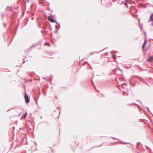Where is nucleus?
Instances as JSON below:
<instances>
[{"mask_svg": "<svg viewBox=\"0 0 153 153\" xmlns=\"http://www.w3.org/2000/svg\"><path fill=\"white\" fill-rule=\"evenodd\" d=\"M27 116V113H25L24 114L23 116L22 117V118H23L24 119H25V118Z\"/></svg>", "mask_w": 153, "mask_h": 153, "instance_id": "obj_6", "label": "nucleus"}, {"mask_svg": "<svg viewBox=\"0 0 153 153\" xmlns=\"http://www.w3.org/2000/svg\"><path fill=\"white\" fill-rule=\"evenodd\" d=\"M146 39H145L144 43L143 44V46H142V49L143 50L144 48H145V46L146 45Z\"/></svg>", "mask_w": 153, "mask_h": 153, "instance_id": "obj_4", "label": "nucleus"}, {"mask_svg": "<svg viewBox=\"0 0 153 153\" xmlns=\"http://www.w3.org/2000/svg\"><path fill=\"white\" fill-rule=\"evenodd\" d=\"M56 97V99H57V97H56H56Z\"/></svg>", "mask_w": 153, "mask_h": 153, "instance_id": "obj_11", "label": "nucleus"}, {"mask_svg": "<svg viewBox=\"0 0 153 153\" xmlns=\"http://www.w3.org/2000/svg\"><path fill=\"white\" fill-rule=\"evenodd\" d=\"M45 45H48V46H50V45H49V44L48 43H46L45 44Z\"/></svg>", "mask_w": 153, "mask_h": 153, "instance_id": "obj_7", "label": "nucleus"}, {"mask_svg": "<svg viewBox=\"0 0 153 153\" xmlns=\"http://www.w3.org/2000/svg\"><path fill=\"white\" fill-rule=\"evenodd\" d=\"M128 143H125V144H128Z\"/></svg>", "mask_w": 153, "mask_h": 153, "instance_id": "obj_10", "label": "nucleus"}, {"mask_svg": "<svg viewBox=\"0 0 153 153\" xmlns=\"http://www.w3.org/2000/svg\"><path fill=\"white\" fill-rule=\"evenodd\" d=\"M48 20L52 23H54L56 22V21L52 18L51 16H48Z\"/></svg>", "mask_w": 153, "mask_h": 153, "instance_id": "obj_1", "label": "nucleus"}, {"mask_svg": "<svg viewBox=\"0 0 153 153\" xmlns=\"http://www.w3.org/2000/svg\"><path fill=\"white\" fill-rule=\"evenodd\" d=\"M153 59V57L151 56L150 57L146 59V61L148 62H151V61Z\"/></svg>", "mask_w": 153, "mask_h": 153, "instance_id": "obj_3", "label": "nucleus"}, {"mask_svg": "<svg viewBox=\"0 0 153 153\" xmlns=\"http://www.w3.org/2000/svg\"><path fill=\"white\" fill-rule=\"evenodd\" d=\"M150 20L151 21H153V13H152L150 16Z\"/></svg>", "mask_w": 153, "mask_h": 153, "instance_id": "obj_5", "label": "nucleus"}, {"mask_svg": "<svg viewBox=\"0 0 153 153\" xmlns=\"http://www.w3.org/2000/svg\"><path fill=\"white\" fill-rule=\"evenodd\" d=\"M113 57L114 58V59H115V56H113Z\"/></svg>", "mask_w": 153, "mask_h": 153, "instance_id": "obj_8", "label": "nucleus"}, {"mask_svg": "<svg viewBox=\"0 0 153 153\" xmlns=\"http://www.w3.org/2000/svg\"><path fill=\"white\" fill-rule=\"evenodd\" d=\"M25 102L26 103H28L29 102L30 100L28 97L26 93L25 94Z\"/></svg>", "mask_w": 153, "mask_h": 153, "instance_id": "obj_2", "label": "nucleus"}, {"mask_svg": "<svg viewBox=\"0 0 153 153\" xmlns=\"http://www.w3.org/2000/svg\"><path fill=\"white\" fill-rule=\"evenodd\" d=\"M125 5L126 6V7H128L127 4H125Z\"/></svg>", "mask_w": 153, "mask_h": 153, "instance_id": "obj_9", "label": "nucleus"}]
</instances>
